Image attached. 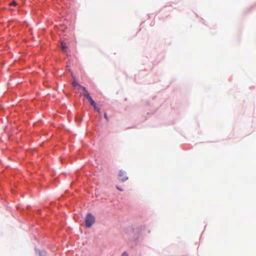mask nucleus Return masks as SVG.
<instances>
[{
	"instance_id": "obj_1",
	"label": "nucleus",
	"mask_w": 256,
	"mask_h": 256,
	"mask_svg": "<svg viewBox=\"0 0 256 256\" xmlns=\"http://www.w3.org/2000/svg\"><path fill=\"white\" fill-rule=\"evenodd\" d=\"M94 222V217L90 214H87L85 218V223L86 226L88 228L90 227Z\"/></svg>"
},
{
	"instance_id": "obj_2",
	"label": "nucleus",
	"mask_w": 256,
	"mask_h": 256,
	"mask_svg": "<svg viewBox=\"0 0 256 256\" xmlns=\"http://www.w3.org/2000/svg\"><path fill=\"white\" fill-rule=\"evenodd\" d=\"M74 80L72 83V86L74 88L77 90L80 93H82V92L80 90V89H82L83 91L85 90L86 88L82 86L76 80L74 77H73Z\"/></svg>"
},
{
	"instance_id": "obj_3",
	"label": "nucleus",
	"mask_w": 256,
	"mask_h": 256,
	"mask_svg": "<svg viewBox=\"0 0 256 256\" xmlns=\"http://www.w3.org/2000/svg\"><path fill=\"white\" fill-rule=\"evenodd\" d=\"M118 180L122 182H124L128 179V177L126 174V172L120 170L118 175Z\"/></svg>"
},
{
	"instance_id": "obj_4",
	"label": "nucleus",
	"mask_w": 256,
	"mask_h": 256,
	"mask_svg": "<svg viewBox=\"0 0 256 256\" xmlns=\"http://www.w3.org/2000/svg\"><path fill=\"white\" fill-rule=\"evenodd\" d=\"M84 92L83 94H82L86 98H88V100L90 99V98H92L90 96V94L88 92V90H86V89H85V90H84L83 91Z\"/></svg>"
},
{
	"instance_id": "obj_5",
	"label": "nucleus",
	"mask_w": 256,
	"mask_h": 256,
	"mask_svg": "<svg viewBox=\"0 0 256 256\" xmlns=\"http://www.w3.org/2000/svg\"><path fill=\"white\" fill-rule=\"evenodd\" d=\"M62 45V50L63 52H66V48H67V46H66V44L63 42L61 44Z\"/></svg>"
},
{
	"instance_id": "obj_6",
	"label": "nucleus",
	"mask_w": 256,
	"mask_h": 256,
	"mask_svg": "<svg viewBox=\"0 0 256 256\" xmlns=\"http://www.w3.org/2000/svg\"><path fill=\"white\" fill-rule=\"evenodd\" d=\"M90 102V104L96 107V105L94 101L92 100V98H90V99L88 100Z\"/></svg>"
},
{
	"instance_id": "obj_7",
	"label": "nucleus",
	"mask_w": 256,
	"mask_h": 256,
	"mask_svg": "<svg viewBox=\"0 0 256 256\" xmlns=\"http://www.w3.org/2000/svg\"><path fill=\"white\" fill-rule=\"evenodd\" d=\"M94 110H96L98 112H100V108H98L96 105V107H94Z\"/></svg>"
},
{
	"instance_id": "obj_8",
	"label": "nucleus",
	"mask_w": 256,
	"mask_h": 256,
	"mask_svg": "<svg viewBox=\"0 0 256 256\" xmlns=\"http://www.w3.org/2000/svg\"><path fill=\"white\" fill-rule=\"evenodd\" d=\"M17 4L16 2L15 1H12L10 4V6H16Z\"/></svg>"
},
{
	"instance_id": "obj_9",
	"label": "nucleus",
	"mask_w": 256,
	"mask_h": 256,
	"mask_svg": "<svg viewBox=\"0 0 256 256\" xmlns=\"http://www.w3.org/2000/svg\"><path fill=\"white\" fill-rule=\"evenodd\" d=\"M121 256H128V255L126 252H124Z\"/></svg>"
},
{
	"instance_id": "obj_10",
	"label": "nucleus",
	"mask_w": 256,
	"mask_h": 256,
	"mask_svg": "<svg viewBox=\"0 0 256 256\" xmlns=\"http://www.w3.org/2000/svg\"><path fill=\"white\" fill-rule=\"evenodd\" d=\"M104 117L106 119V120H108V118L107 114L106 113H104Z\"/></svg>"
},
{
	"instance_id": "obj_11",
	"label": "nucleus",
	"mask_w": 256,
	"mask_h": 256,
	"mask_svg": "<svg viewBox=\"0 0 256 256\" xmlns=\"http://www.w3.org/2000/svg\"><path fill=\"white\" fill-rule=\"evenodd\" d=\"M116 188H117L118 190H120V191H122V189H121V188H118V186H117V187H116Z\"/></svg>"
},
{
	"instance_id": "obj_12",
	"label": "nucleus",
	"mask_w": 256,
	"mask_h": 256,
	"mask_svg": "<svg viewBox=\"0 0 256 256\" xmlns=\"http://www.w3.org/2000/svg\"><path fill=\"white\" fill-rule=\"evenodd\" d=\"M80 90L82 92V93H80L82 94H83L84 92L82 89H80Z\"/></svg>"
}]
</instances>
